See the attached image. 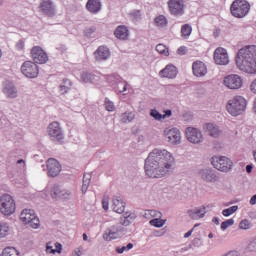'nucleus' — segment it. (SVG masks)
Here are the masks:
<instances>
[{"mask_svg": "<svg viewBox=\"0 0 256 256\" xmlns=\"http://www.w3.org/2000/svg\"><path fill=\"white\" fill-rule=\"evenodd\" d=\"M17 209V204H15V199L9 194H3L0 196V211L3 215H13Z\"/></svg>", "mask_w": 256, "mask_h": 256, "instance_id": "nucleus-5", "label": "nucleus"}, {"mask_svg": "<svg viewBox=\"0 0 256 256\" xmlns=\"http://www.w3.org/2000/svg\"><path fill=\"white\" fill-rule=\"evenodd\" d=\"M178 55H187V47L181 46L177 49Z\"/></svg>", "mask_w": 256, "mask_h": 256, "instance_id": "nucleus-53", "label": "nucleus"}, {"mask_svg": "<svg viewBox=\"0 0 256 256\" xmlns=\"http://www.w3.org/2000/svg\"><path fill=\"white\" fill-rule=\"evenodd\" d=\"M156 51L157 53H160V55H164L165 57H169V48L163 44L156 45Z\"/></svg>", "mask_w": 256, "mask_h": 256, "instance_id": "nucleus-41", "label": "nucleus"}, {"mask_svg": "<svg viewBox=\"0 0 256 256\" xmlns=\"http://www.w3.org/2000/svg\"><path fill=\"white\" fill-rule=\"evenodd\" d=\"M134 219H137V215L135 213L126 212L121 218H120V225H123L124 227H129V225L133 222Z\"/></svg>", "mask_w": 256, "mask_h": 256, "instance_id": "nucleus-30", "label": "nucleus"}, {"mask_svg": "<svg viewBox=\"0 0 256 256\" xmlns=\"http://www.w3.org/2000/svg\"><path fill=\"white\" fill-rule=\"evenodd\" d=\"M21 72L28 79H35L39 75V67L33 61H25L21 66Z\"/></svg>", "mask_w": 256, "mask_h": 256, "instance_id": "nucleus-14", "label": "nucleus"}, {"mask_svg": "<svg viewBox=\"0 0 256 256\" xmlns=\"http://www.w3.org/2000/svg\"><path fill=\"white\" fill-rule=\"evenodd\" d=\"M20 219L25 225H30L32 229H38L40 225L39 219L35 216V210L24 209L20 214Z\"/></svg>", "mask_w": 256, "mask_h": 256, "instance_id": "nucleus-6", "label": "nucleus"}, {"mask_svg": "<svg viewBox=\"0 0 256 256\" xmlns=\"http://www.w3.org/2000/svg\"><path fill=\"white\" fill-rule=\"evenodd\" d=\"M95 31H97V28L95 26H91L89 28H86L85 29L86 37H91L93 35V33H95Z\"/></svg>", "mask_w": 256, "mask_h": 256, "instance_id": "nucleus-51", "label": "nucleus"}, {"mask_svg": "<svg viewBox=\"0 0 256 256\" xmlns=\"http://www.w3.org/2000/svg\"><path fill=\"white\" fill-rule=\"evenodd\" d=\"M201 240L199 238H194L193 241H192V246L193 247H201Z\"/></svg>", "mask_w": 256, "mask_h": 256, "instance_id": "nucleus-56", "label": "nucleus"}, {"mask_svg": "<svg viewBox=\"0 0 256 256\" xmlns=\"http://www.w3.org/2000/svg\"><path fill=\"white\" fill-rule=\"evenodd\" d=\"M102 207H103L104 211H108L109 210V202L102 200Z\"/></svg>", "mask_w": 256, "mask_h": 256, "instance_id": "nucleus-59", "label": "nucleus"}, {"mask_svg": "<svg viewBox=\"0 0 256 256\" xmlns=\"http://www.w3.org/2000/svg\"><path fill=\"white\" fill-rule=\"evenodd\" d=\"M81 79L83 83H92V81H95V76L92 73L83 72L81 74Z\"/></svg>", "mask_w": 256, "mask_h": 256, "instance_id": "nucleus-38", "label": "nucleus"}, {"mask_svg": "<svg viewBox=\"0 0 256 256\" xmlns=\"http://www.w3.org/2000/svg\"><path fill=\"white\" fill-rule=\"evenodd\" d=\"M160 73L162 77H166L167 79H175V77H177V67H175L173 64H169L162 69Z\"/></svg>", "mask_w": 256, "mask_h": 256, "instance_id": "nucleus-28", "label": "nucleus"}, {"mask_svg": "<svg viewBox=\"0 0 256 256\" xmlns=\"http://www.w3.org/2000/svg\"><path fill=\"white\" fill-rule=\"evenodd\" d=\"M239 228L240 229H251V222H249V220H242L240 223H239Z\"/></svg>", "mask_w": 256, "mask_h": 256, "instance_id": "nucleus-50", "label": "nucleus"}, {"mask_svg": "<svg viewBox=\"0 0 256 256\" xmlns=\"http://www.w3.org/2000/svg\"><path fill=\"white\" fill-rule=\"evenodd\" d=\"M187 214L191 219H194V220L203 219V217H205V215L207 214V207L202 206L194 210H188Z\"/></svg>", "mask_w": 256, "mask_h": 256, "instance_id": "nucleus-27", "label": "nucleus"}, {"mask_svg": "<svg viewBox=\"0 0 256 256\" xmlns=\"http://www.w3.org/2000/svg\"><path fill=\"white\" fill-rule=\"evenodd\" d=\"M239 209V206L235 205V206H231L229 208H226L222 211V215L224 217H231V215H233V213H236V211Z\"/></svg>", "mask_w": 256, "mask_h": 256, "instance_id": "nucleus-40", "label": "nucleus"}, {"mask_svg": "<svg viewBox=\"0 0 256 256\" xmlns=\"http://www.w3.org/2000/svg\"><path fill=\"white\" fill-rule=\"evenodd\" d=\"M192 32H193V27H191L190 24L182 25V27H181L182 37H189Z\"/></svg>", "mask_w": 256, "mask_h": 256, "instance_id": "nucleus-36", "label": "nucleus"}, {"mask_svg": "<svg viewBox=\"0 0 256 256\" xmlns=\"http://www.w3.org/2000/svg\"><path fill=\"white\" fill-rule=\"evenodd\" d=\"M173 163L175 158L171 152L156 148L145 159V174L151 179H161L171 171Z\"/></svg>", "mask_w": 256, "mask_h": 256, "instance_id": "nucleus-1", "label": "nucleus"}, {"mask_svg": "<svg viewBox=\"0 0 256 256\" xmlns=\"http://www.w3.org/2000/svg\"><path fill=\"white\" fill-rule=\"evenodd\" d=\"M31 55L34 63H38V65H45L49 61L47 52L41 46H34L31 49Z\"/></svg>", "mask_w": 256, "mask_h": 256, "instance_id": "nucleus-13", "label": "nucleus"}, {"mask_svg": "<svg viewBox=\"0 0 256 256\" xmlns=\"http://www.w3.org/2000/svg\"><path fill=\"white\" fill-rule=\"evenodd\" d=\"M248 251L256 252V238H254L247 246Z\"/></svg>", "mask_w": 256, "mask_h": 256, "instance_id": "nucleus-52", "label": "nucleus"}, {"mask_svg": "<svg viewBox=\"0 0 256 256\" xmlns=\"http://www.w3.org/2000/svg\"><path fill=\"white\" fill-rule=\"evenodd\" d=\"M113 87L116 93H125L127 91V81L120 78Z\"/></svg>", "mask_w": 256, "mask_h": 256, "instance_id": "nucleus-32", "label": "nucleus"}, {"mask_svg": "<svg viewBox=\"0 0 256 256\" xmlns=\"http://www.w3.org/2000/svg\"><path fill=\"white\" fill-rule=\"evenodd\" d=\"M168 7L170 14L174 17L185 15V1L183 0H169Z\"/></svg>", "mask_w": 256, "mask_h": 256, "instance_id": "nucleus-12", "label": "nucleus"}, {"mask_svg": "<svg viewBox=\"0 0 256 256\" xmlns=\"http://www.w3.org/2000/svg\"><path fill=\"white\" fill-rule=\"evenodd\" d=\"M185 251H187V249L182 248V249H180V250H178V251H172V252L170 253V255H172V256H179V255H181V253H185Z\"/></svg>", "mask_w": 256, "mask_h": 256, "instance_id": "nucleus-57", "label": "nucleus"}, {"mask_svg": "<svg viewBox=\"0 0 256 256\" xmlns=\"http://www.w3.org/2000/svg\"><path fill=\"white\" fill-rule=\"evenodd\" d=\"M105 109L109 112L115 111V104L109 98H105Z\"/></svg>", "mask_w": 256, "mask_h": 256, "instance_id": "nucleus-46", "label": "nucleus"}, {"mask_svg": "<svg viewBox=\"0 0 256 256\" xmlns=\"http://www.w3.org/2000/svg\"><path fill=\"white\" fill-rule=\"evenodd\" d=\"M133 247H134L133 243H128L126 246L117 247L116 253L121 255V254L125 253V251H131V249H133Z\"/></svg>", "mask_w": 256, "mask_h": 256, "instance_id": "nucleus-43", "label": "nucleus"}, {"mask_svg": "<svg viewBox=\"0 0 256 256\" xmlns=\"http://www.w3.org/2000/svg\"><path fill=\"white\" fill-rule=\"evenodd\" d=\"M135 119V114L133 112H125L121 115L122 123H131Z\"/></svg>", "mask_w": 256, "mask_h": 256, "instance_id": "nucleus-35", "label": "nucleus"}, {"mask_svg": "<svg viewBox=\"0 0 256 256\" xmlns=\"http://www.w3.org/2000/svg\"><path fill=\"white\" fill-rule=\"evenodd\" d=\"M3 93L7 97V99H17L19 96V92L17 91V87L13 82L7 81L3 87Z\"/></svg>", "mask_w": 256, "mask_h": 256, "instance_id": "nucleus-21", "label": "nucleus"}, {"mask_svg": "<svg viewBox=\"0 0 256 256\" xmlns=\"http://www.w3.org/2000/svg\"><path fill=\"white\" fill-rule=\"evenodd\" d=\"M102 8L103 4L101 3V0H88L86 3V9L92 15H97V13H100Z\"/></svg>", "mask_w": 256, "mask_h": 256, "instance_id": "nucleus-25", "label": "nucleus"}, {"mask_svg": "<svg viewBox=\"0 0 256 256\" xmlns=\"http://www.w3.org/2000/svg\"><path fill=\"white\" fill-rule=\"evenodd\" d=\"M126 203L121 196H114L112 198V209L115 213H125Z\"/></svg>", "mask_w": 256, "mask_h": 256, "instance_id": "nucleus-24", "label": "nucleus"}, {"mask_svg": "<svg viewBox=\"0 0 256 256\" xmlns=\"http://www.w3.org/2000/svg\"><path fill=\"white\" fill-rule=\"evenodd\" d=\"M166 141L171 145H179L181 143V132L177 128H166L164 130Z\"/></svg>", "mask_w": 256, "mask_h": 256, "instance_id": "nucleus-17", "label": "nucleus"}, {"mask_svg": "<svg viewBox=\"0 0 256 256\" xmlns=\"http://www.w3.org/2000/svg\"><path fill=\"white\" fill-rule=\"evenodd\" d=\"M114 35L117 39L125 41L129 37V29L125 25H120L114 31Z\"/></svg>", "mask_w": 256, "mask_h": 256, "instance_id": "nucleus-29", "label": "nucleus"}, {"mask_svg": "<svg viewBox=\"0 0 256 256\" xmlns=\"http://www.w3.org/2000/svg\"><path fill=\"white\" fill-rule=\"evenodd\" d=\"M166 221L167 220H163L161 218H154L150 220V225H152V227L161 228L163 225H165Z\"/></svg>", "mask_w": 256, "mask_h": 256, "instance_id": "nucleus-42", "label": "nucleus"}, {"mask_svg": "<svg viewBox=\"0 0 256 256\" xmlns=\"http://www.w3.org/2000/svg\"><path fill=\"white\" fill-rule=\"evenodd\" d=\"M253 172V165L251 164H248L246 166V173H252Z\"/></svg>", "mask_w": 256, "mask_h": 256, "instance_id": "nucleus-61", "label": "nucleus"}, {"mask_svg": "<svg viewBox=\"0 0 256 256\" xmlns=\"http://www.w3.org/2000/svg\"><path fill=\"white\" fill-rule=\"evenodd\" d=\"M94 57L96 61H107L111 57V52L106 46H99L94 52Z\"/></svg>", "mask_w": 256, "mask_h": 256, "instance_id": "nucleus-23", "label": "nucleus"}, {"mask_svg": "<svg viewBox=\"0 0 256 256\" xmlns=\"http://www.w3.org/2000/svg\"><path fill=\"white\" fill-rule=\"evenodd\" d=\"M71 87H73V82L70 79L64 78L59 86V91L62 95H67L71 91Z\"/></svg>", "mask_w": 256, "mask_h": 256, "instance_id": "nucleus-31", "label": "nucleus"}, {"mask_svg": "<svg viewBox=\"0 0 256 256\" xmlns=\"http://www.w3.org/2000/svg\"><path fill=\"white\" fill-rule=\"evenodd\" d=\"M195 227H199V224H195L194 227L191 230H189L188 232H186L184 234V238L185 239L191 237V235L193 234V231L195 230Z\"/></svg>", "mask_w": 256, "mask_h": 256, "instance_id": "nucleus-55", "label": "nucleus"}, {"mask_svg": "<svg viewBox=\"0 0 256 256\" xmlns=\"http://www.w3.org/2000/svg\"><path fill=\"white\" fill-rule=\"evenodd\" d=\"M236 65L240 71L256 75V46L250 45L241 48L236 56Z\"/></svg>", "mask_w": 256, "mask_h": 256, "instance_id": "nucleus-2", "label": "nucleus"}, {"mask_svg": "<svg viewBox=\"0 0 256 256\" xmlns=\"http://www.w3.org/2000/svg\"><path fill=\"white\" fill-rule=\"evenodd\" d=\"M154 23H156L157 27H167V18L163 15H159L155 18Z\"/></svg>", "mask_w": 256, "mask_h": 256, "instance_id": "nucleus-39", "label": "nucleus"}, {"mask_svg": "<svg viewBox=\"0 0 256 256\" xmlns=\"http://www.w3.org/2000/svg\"><path fill=\"white\" fill-rule=\"evenodd\" d=\"M47 131L52 141H57V143H61L63 139H65V134L63 133V129L61 128V125L57 121L50 123L48 125Z\"/></svg>", "mask_w": 256, "mask_h": 256, "instance_id": "nucleus-8", "label": "nucleus"}, {"mask_svg": "<svg viewBox=\"0 0 256 256\" xmlns=\"http://www.w3.org/2000/svg\"><path fill=\"white\" fill-rule=\"evenodd\" d=\"M212 222H213L215 225H219V223H220L219 217H214V218L212 219Z\"/></svg>", "mask_w": 256, "mask_h": 256, "instance_id": "nucleus-63", "label": "nucleus"}, {"mask_svg": "<svg viewBox=\"0 0 256 256\" xmlns=\"http://www.w3.org/2000/svg\"><path fill=\"white\" fill-rule=\"evenodd\" d=\"M162 235H165V232L156 231V237H162Z\"/></svg>", "mask_w": 256, "mask_h": 256, "instance_id": "nucleus-64", "label": "nucleus"}, {"mask_svg": "<svg viewBox=\"0 0 256 256\" xmlns=\"http://www.w3.org/2000/svg\"><path fill=\"white\" fill-rule=\"evenodd\" d=\"M212 165L218 171L229 173L233 167V162L225 156H220L212 158Z\"/></svg>", "mask_w": 256, "mask_h": 256, "instance_id": "nucleus-7", "label": "nucleus"}, {"mask_svg": "<svg viewBox=\"0 0 256 256\" xmlns=\"http://www.w3.org/2000/svg\"><path fill=\"white\" fill-rule=\"evenodd\" d=\"M173 115V112L169 109L164 111V114L162 115V119H167V117H171Z\"/></svg>", "mask_w": 256, "mask_h": 256, "instance_id": "nucleus-58", "label": "nucleus"}, {"mask_svg": "<svg viewBox=\"0 0 256 256\" xmlns=\"http://www.w3.org/2000/svg\"><path fill=\"white\" fill-rule=\"evenodd\" d=\"M150 117H153L155 121H161V119H163V114H160L156 109H152L150 111Z\"/></svg>", "mask_w": 256, "mask_h": 256, "instance_id": "nucleus-47", "label": "nucleus"}, {"mask_svg": "<svg viewBox=\"0 0 256 256\" xmlns=\"http://www.w3.org/2000/svg\"><path fill=\"white\" fill-rule=\"evenodd\" d=\"M192 71L195 77H205L207 75V65L201 61L192 64Z\"/></svg>", "mask_w": 256, "mask_h": 256, "instance_id": "nucleus-22", "label": "nucleus"}, {"mask_svg": "<svg viewBox=\"0 0 256 256\" xmlns=\"http://www.w3.org/2000/svg\"><path fill=\"white\" fill-rule=\"evenodd\" d=\"M9 224L5 222H0V239H4V237H7L9 235Z\"/></svg>", "mask_w": 256, "mask_h": 256, "instance_id": "nucleus-33", "label": "nucleus"}, {"mask_svg": "<svg viewBox=\"0 0 256 256\" xmlns=\"http://www.w3.org/2000/svg\"><path fill=\"white\" fill-rule=\"evenodd\" d=\"M186 138L189 143H193L194 145H199V143H203V133L201 130L188 127L186 128Z\"/></svg>", "mask_w": 256, "mask_h": 256, "instance_id": "nucleus-16", "label": "nucleus"}, {"mask_svg": "<svg viewBox=\"0 0 256 256\" xmlns=\"http://www.w3.org/2000/svg\"><path fill=\"white\" fill-rule=\"evenodd\" d=\"M86 175H84L83 178V184H82V193H87V189H89V185L91 183V178L86 179Z\"/></svg>", "mask_w": 256, "mask_h": 256, "instance_id": "nucleus-48", "label": "nucleus"}, {"mask_svg": "<svg viewBox=\"0 0 256 256\" xmlns=\"http://www.w3.org/2000/svg\"><path fill=\"white\" fill-rule=\"evenodd\" d=\"M250 205H256V194L251 197Z\"/></svg>", "mask_w": 256, "mask_h": 256, "instance_id": "nucleus-62", "label": "nucleus"}, {"mask_svg": "<svg viewBox=\"0 0 256 256\" xmlns=\"http://www.w3.org/2000/svg\"><path fill=\"white\" fill-rule=\"evenodd\" d=\"M232 225H235V220L233 218L222 222L221 229H222V231H227V229H229V227H231Z\"/></svg>", "mask_w": 256, "mask_h": 256, "instance_id": "nucleus-45", "label": "nucleus"}, {"mask_svg": "<svg viewBox=\"0 0 256 256\" xmlns=\"http://www.w3.org/2000/svg\"><path fill=\"white\" fill-rule=\"evenodd\" d=\"M50 195L52 199H69L71 191L62 189L61 186L55 184L50 190Z\"/></svg>", "mask_w": 256, "mask_h": 256, "instance_id": "nucleus-19", "label": "nucleus"}, {"mask_svg": "<svg viewBox=\"0 0 256 256\" xmlns=\"http://www.w3.org/2000/svg\"><path fill=\"white\" fill-rule=\"evenodd\" d=\"M224 85L228 89H241L243 87V78L237 74H230L224 78Z\"/></svg>", "mask_w": 256, "mask_h": 256, "instance_id": "nucleus-15", "label": "nucleus"}, {"mask_svg": "<svg viewBox=\"0 0 256 256\" xmlns=\"http://www.w3.org/2000/svg\"><path fill=\"white\" fill-rule=\"evenodd\" d=\"M205 132L210 135V137H214V139H217V137H221L223 131L219 129V126L213 124V123H207L204 125Z\"/></svg>", "mask_w": 256, "mask_h": 256, "instance_id": "nucleus-26", "label": "nucleus"}, {"mask_svg": "<svg viewBox=\"0 0 256 256\" xmlns=\"http://www.w3.org/2000/svg\"><path fill=\"white\" fill-rule=\"evenodd\" d=\"M25 47V41L24 40H19L16 43V49H18V51H21V49H23Z\"/></svg>", "mask_w": 256, "mask_h": 256, "instance_id": "nucleus-54", "label": "nucleus"}, {"mask_svg": "<svg viewBox=\"0 0 256 256\" xmlns=\"http://www.w3.org/2000/svg\"><path fill=\"white\" fill-rule=\"evenodd\" d=\"M247 108V100L242 96H235L233 99L229 100L226 109L230 115L237 117L241 115Z\"/></svg>", "mask_w": 256, "mask_h": 256, "instance_id": "nucleus-3", "label": "nucleus"}, {"mask_svg": "<svg viewBox=\"0 0 256 256\" xmlns=\"http://www.w3.org/2000/svg\"><path fill=\"white\" fill-rule=\"evenodd\" d=\"M48 177H57L61 173V164L55 158L47 160Z\"/></svg>", "mask_w": 256, "mask_h": 256, "instance_id": "nucleus-20", "label": "nucleus"}, {"mask_svg": "<svg viewBox=\"0 0 256 256\" xmlns=\"http://www.w3.org/2000/svg\"><path fill=\"white\" fill-rule=\"evenodd\" d=\"M121 76L117 74H111L106 76V81L111 84L112 87H114L118 81H120Z\"/></svg>", "mask_w": 256, "mask_h": 256, "instance_id": "nucleus-37", "label": "nucleus"}, {"mask_svg": "<svg viewBox=\"0 0 256 256\" xmlns=\"http://www.w3.org/2000/svg\"><path fill=\"white\" fill-rule=\"evenodd\" d=\"M125 233V228L121 225H113L107 228L103 234L104 241H113L119 239Z\"/></svg>", "mask_w": 256, "mask_h": 256, "instance_id": "nucleus-11", "label": "nucleus"}, {"mask_svg": "<svg viewBox=\"0 0 256 256\" xmlns=\"http://www.w3.org/2000/svg\"><path fill=\"white\" fill-rule=\"evenodd\" d=\"M17 165H21L20 169H25V160L23 159L18 160Z\"/></svg>", "mask_w": 256, "mask_h": 256, "instance_id": "nucleus-60", "label": "nucleus"}, {"mask_svg": "<svg viewBox=\"0 0 256 256\" xmlns=\"http://www.w3.org/2000/svg\"><path fill=\"white\" fill-rule=\"evenodd\" d=\"M214 61L216 65H229V54L225 48H217L214 51Z\"/></svg>", "mask_w": 256, "mask_h": 256, "instance_id": "nucleus-18", "label": "nucleus"}, {"mask_svg": "<svg viewBox=\"0 0 256 256\" xmlns=\"http://www.w3.org/2000/svg\"><path fill=\"white\" fill-rule=\"evenodd\" d=\"M250 9L251 5L245 0H235L230 7L233 17L238 19H243V17L247 16Z\"/></svg>", "mask_w": 256, "mask_h": 256, "instance_id": "nucleus-4", "label": "nucleus"}, {"mask_svg": "<svg viewBox=\"0 0 256 256\" xmlns=\"http://www.w3.org/2000/svg\"><path fill=\"white\" fill-rule=\"evenodd\" d=\"M198 175L205 183H218L220 179L219 175H217V171L209 167L198 170Z\"/></svg>", "mask_w": 256, "mask_h": 256, "instance_id": "nucleus-9", "label": "nucleus"}, {"mask_svg": "<svg viewBox=\"0 0 256 256\" xmlns=\"http://www.w3.org/2000/svg\"><path fill=\"white\" fill-rule=\"evenodd\" d=\"M0 256H21L17 249L13 247L4 248Z\"/></svg>", "mask_w": 256, "mask_h": 256, "instance_id": "nucleus-34", "label": "nucleus"}, {"mask_svg": "<svg viewBox=\"0 0 256 256\" xmlns=\"http://www.w3.org/2000/svg\"><path fill=\"white\" fill-rule=\"evenodd\" d=\"M56 247H60V249L56 250L53 249V246H51V243L46 244V253L54 255V253H61V244L57 243Z\"/></svg>", "mask_w": 256, "mask_h": 256, "instance_id": "nucleus-44", "label": "nucleus"}, {"mask_svg": "<svg viewBox=\"0 0 256 256\" xmlns=\"http://www.w3.org/2000/svg\"><path fill=\"white\" fill-rule=\"evenodd\" d=\"M130 17H132L134 21H139V19H141V10H132L130 12Z\"/></svg>", "mask_w": 256, "mask_h": 256, "instance_id": "nucleus-49", "label": "nucleus"}, {"mask_svg": "<svg viewBox=\"0 0 256 256\" xmlns=\"http://www.w3.org/2000/svg\"><path fill=\"white\" fill-rule=\"evenodd\" d=\"M39 10L45 17H55L57 15V5L53 0H41Z\"/></svg>", "mask_w": 256, "mask_h": 256, "instance_id": "nucleus-10", "label": "nucleus"}]
</instances>
